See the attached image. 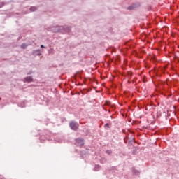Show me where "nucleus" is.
Listing matches in <instances>:
<instances>
[{"label": "nucleus", "mask_w": 179, "mask_h": 179, "mask_svg": "<svg viewBox=\"0 0 179 179\" xmlns=\"http://www.w3.org/2000/svg\"><path fill=\"white\" fill-rule=\"evenodd\" d=\"M18 106H19V107H21L22 108H23V107H25L24 103H21V105L20 104Z\"/></svg>", "instance_id": "13"}, {"label": "nucleus", "mask_w": 179, "mask_h": 179, "mask_svg": "<svg viewBox=\"0 0 179 179\" xmlns=\"http://www.w3.org/2000/svg\"><path fill=\"white\" fill-rule=\"evenodd\" d=\"M4 5H5V3L3 2L0 3V8H3Z\"/></svg>", "instance_id": "12"}, {"label": "nucleus", "mask_w": 179, "mask_h": 179, "mask_svg": "<svg viewBox=\"0 0 179 179\" xmlns=\"http://www.w3.org/2000/svg\"><path fill=\"white\" fill-rule=\"evenodd\" d=\"M106 153L108 155H111V150H106Z\"/></svg>", "instance_id": "14"}, {"label": "nucleus", "mask_w": 179, "mask_h": 179, "mask_svg": "<svg viewBox=\"0 0 179 179\" xmlns=\"http://www.w3.org/2000/svg\"><path fill=\"white\" fill-rule=\"evenodd\" d=\"M49 30L50 31H53V33H58L59 31H62V30H64V31H67V33H69V31H71V27L52 26L50 27Z\"/></svg>", "instance_id": "1"}, {"label": "nucleus", "mask_w": 179, "mask_h": 179, "mask_svg": "<svg viewBox=\"0 0 179 179\" xmlns=\"http://www.w3.org/2000/svg\"><path fill=\"white\" fill-rule=\"evenodd\" d=\"M31 73H32V72L29 71V73H27V75H30Z\"/></svg>", "instance_id": "17"}, {"label": "nucleus", "mask_w": 179, "mask_h": 179, "mask_svg": "<svg viewBox=\"0 0 179 179\" xmlns=\"http://www.w3.org/2000/svg\"><path fill=\"white\" fill-rule=\"evenodd\" d=\"M27 45H26V43H22L21 45V48H22L24 50V48H27Z\"/></svg>", "instance_id": "11"}, {"label": "nucleus", "mask_w": 179, "mask_h": 179, "mask_svg": "<svg viewBox=\"0 0 179 179\" xmlns=\"http://www.w3.org/2000/svg\"><path fill=\"white\" fill-rule=\"evenodd\" d=\"M136 8V6L135 4H133L127 8L128 10H132V9H135Z\"/></svg>", "instance_id": "8"}, {"label": "nucleus", "mask_w": 179, "mask_h": 179, "mask_svg": "<svg viewBox=\"0 0 179 179\" xmlns=\"http://www.w3.org/2000/svg\"><path fill=\"white\" fill-rule=\"evenodd\" d=\"M55 142H58V143H62L64 142V137L63 136H59L56 137L55 138Z\"/></svg>", "instance_id": "5"}, {"label": "nucleus", "mask_w": 179, "mask_h": 179, "mask_svg": "<svg viewBox=\"0 0 179 179\" xmlns=\"http://www.w3.org/2000/svg\"><path fill=\"white\" fill-rule=\"evenodd\" d=\"M30 10H31V12H36V10H37V7L32 6L30 8Z\"/></svg>", "instance_id": "9"}, {"label": "nucleus", "mask_w": 179, "mask_h": 179, "mask_svg": "<svg viewBox=\"0 0 179 179\" xmlns=\"http://www.w3.org/2000/svg\"><path fill=\"white\" fill-rule=\"evenodd\" d=\"M75 145H76V146H83L85 145V140H83V138H78L76 139Z\"/></svg>", "instance_id": "3"}, {"label": "nucleus", "mask_w": 179, "mask_h": 179, "mask_svg": "<svg viewBox=\"0 0 179 179\" xmlns=\"http://www.w3.org/2000/svg\"><path fill=\"white\" fill-rule=\"evenodd\" d=\"M33 53L36 55H41V52H40V50H34L33 51Z\"/></svg>", "instance_id": "6"}, {"label": "nucleus", "mask_w": 179, "mask_h": 179, "mask_svg": "<svg viewBox=\"0 0 179 179\" xmlns=\"http://www.w3.org/2000/svg\"><path fill=\"white\" fill-rule=\"evenodd\" d=\"M108 127H110V124H108V123L105 124V128H108Z\"/></svg>", "instance_id": "15"}, {"label": "nucleus", "mask_w": 179, "mask_h": 179, "mask_svg": "<svg viewBox=\"0 0 179 179\" xmlns=\"http://www.w3.org/2000/svg\"><path fill=\"white\" fill-rule=\"evenodd\" d=\"M24 82L30 83L31 82H33V77L32 76H28L24 78Z\"/></svg>", "instance_id": "4"}, {"label": "nucleus", "mask_w": 179, "mask_h": 179, "mask_svg": "<svg viewBox=\"0 0 179 179\" xmlns=\"http://www.w3.org/2000/svg\"><path fill=\"white\" fill-rule=\"evenodd\" d=\"M100 169V165H95V167L94 169V171H99Z\"/></svg>", "instance_id": "10"}, {"label": "nucleus", "mask_w": 179, "mask_h": 179, "mask_svg": "<svg viewBox=\"0 0 179 179\" xmlns=\"http://www.w3.org/2000/svg\"><path fill=\"white\" fill-rule=\"evenodd\" d=\"M44 45H41V48H44Z\"/></svg>", "instance_id": "16"}, {"label": "nucleus", "mask_w": 179, "mask_h": 179, "mask_svg": "<svg viewBox=\"0 0 179 179\" xmlns=\"http://www.w3.org/2000/svg\"><path fill=\"white\" fill-rule=\"evenodd\" d=\"M132 173H133V174H134L135 176L139 175V171H138V170H136V169H132Z\"/></svg>", "instance_id": "7"}, {"label": "nucleus", "mask_w": 179, "mask_h": 179, "mask_svg": "<svg viewBox=\"0 0 179 179\" xmlns=\"http://www.w3.org/2000/svg\"><path fill=\"white\" fill-rule=\"evenodd\" d=\"M69 126L73 131H76L79 128V124L76 123V122H71Z\"/></svg>", "instance_id": "2"}]
</instances>
